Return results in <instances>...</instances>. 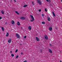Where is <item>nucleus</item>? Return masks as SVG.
Masks as SVG:
<instances>
[{"mask_svg": "<svg viewBox=\"0 0 62 62\" xmlns=\"http://www.w3.org/2000/svg\"><path fill=\"white\" fill-rule=\"evenodd\" d=\"M31 19L32 20L30 21L31 22H33L34 21H35V19H34V18L33 17V16L32 15H31Z\"/></svg>", "mask_w": 62, "mask_h": 62, "instance_id": "f257e3e1", "label": "nucleus"}, {"mask_svg": "<svg viewBox=\"0 0 62 62\" xmlns=\"http://www.w3.org/2000/svg\"><path fill=\"white\" fill-rule=\"evenodd\" d=\"M16 35L17 39H20L21 38H20V35L16 33Z\"/></svg>", "mask_w": 62, "mask_h": 62, "instance_id": "f03ea898", "label": "nucleus"}, {"mask_svg": "<svg viewBox=\"0 0 62 62\" xmlns=\"http://www.w3.org/2000/svg\"><path fill=\"white\" fill-rule=\"evenodd\" d=\"M37 2H38V3L39 4H41V1H40V0H38Z\"/></svg>", "mask_w": 62, "mask_h": 62, "instance_id": "7ed1b4c3", "label": "nucleus"}, {"mask_svg": "<svg viewBox=\"0 0 62 62\" xmlns=\"http://www.w3.org/2000/svg\"><path fill=\"white\" fill-rule=\"evenodd\" d=\"M48 51L49 52V53H51V54L53 52H52V50H51V49H48Z\"/></svg>", "mask_w": 62, "mask_h": 62, "instance_id": "20e7f679", "label": "nucleus"}, {"mask_svg": "<svg viewBox=\"0 0 62 62\" xmlns=\"http://www.w3.org/2000/svg\"><path fill=\"white\" fill-rule=\"evenodd\" d=\"M45 39H48V37L47 36H45Z\"/></svg>", "mask_w": 62, "mask_h": 62, "instance_id": "39448f33", "label": "nucleus"}, {"mask_svg": "<svg viewBox=\"0 0 62 62\" xmlns=\"http://www.w3.org/2000/svg\"><path fill=\"white\" fill-rule=\"evenodd\" d=\"M36 40L38 41H39V38H38L37 37H36Z\"/></svg>", "mask_w": 62, "mask_h": 62, "instance_id": "423d86ee", "label": "nucleus"}, {"mask_svg": "<svg viewBox=\"0 0 62 62\" xmlns=\"http://www.w3.org/2000/svg\"><path fill=\"white\" fill-rule=\"evenodd\" d=\"M8 42L9 43H11V39H10L8 40Z\"/></svg>", "mask_w": 62, "mask_h": 62, "instance_id": "0eeeda50", "label": "nucleus"}, {"mask_svg": "<svg viewBox=\"0 0 62 62\" xmlns=\"http://www.w3.org/2000/svg\"><path fill=\"white\" fill-rule=\"evenodd\" d=\"M25 18L24 17H21V20H24Z\"/></svg>", "mask_w": 62, "mask_h": 62, "instance_id": "6e6552de", "label": "nucleus"}, {"mask_svg": "<svg viewBox=\"0 0 62 62\" xmlns=\"http://www.w3.org/2000/svg\"><path fill=\"white\" fill-rule=\"evenodd\" d=\"M17 24L18 25H20L21 24H20V23L19 22H18L17 23Z\"/></svg>", "mask_w": 62, "mask_h": 62, "instance_id": "1a4fd4ad", "label": "nucleus"}, {"mask_svg": "<svg viewBox=\"0 0 62 62\" xmlns=\"http://www.w3.org/2000/svg\"><path fill=\"white\" fill-rule=\"evenodd\" d=\"M49 29L50 31H52V28L51 27H50Z\"/></svg>", "mask_w": 62, "mask_h": 62, "instance_id": "9d476101", "label": "nucleus"}, {"mask_svg": "<svg viewBox=\"0 0 62 62\" xmlns=\"http://www.w3.org/2000/svg\"><path fill=\"white\" fill-rule=\"evenodd\" d=\"M1 12L2 14H4V11L3 10H2Z\"/></svg>", "mask_w": 62, "mask_h": 62, "instance_id": "9b49d317", "label": "nucleus"}, {"mask_svg": "<svg viewBox=\"0 0 62 62\" xmlns=\"http://www.w3.org/2000/svg\"><path fill=\"white\" fill-rule=\"evenodd\" d=\"M28 29L30 30H31V26L29 27Z\"/></svg>", "mask_w": 62, "mask_h": 62, "instance_id": "f8f14e48", "label": "nucleus"}, {"mask_svg": "<svg viewBox=\"0 0 62 62\" xmlns=\"http://www.w3.org/2000/svg\"><path fill=\"white\" fill-rule=\"evenodd\" d=\"M52 13H53V15L54 16V17H55V14H54V13L53 12Z\"/></svg>", "mask_w": 62, "mask_h": 62, "instance_id": "ddd939ff", "label": "nucleus"}, {"mask_svg": "<svg viewBox=\"0 0 62 62\" xmlns=\"http://www.w3.org/2000/svg\"><path fill=\"white\" fill-rule=\"evenodd\" d=\"M15 23V22H14V21H12V24H14V23Z\"/></svg>", "mask_w": 62, "mask_h": 62, "instance_id": "4468645a", "label": "nucleus"}, {"mask_svg": "<svg viewBox=\"0 0 62 62\" xmlns=\"http://www.w3.org/2000/svg\"><path fill=\"white\" fill-rule=\"evenodd\" d=\"M46 1L47 2H49V3H50L51 2V0H46Z\"/></svg>", "mask_w": 62, "mask_h": 62, "instance_id": "2eb2a0df", "label": "nucleus"}, {"mask_svg": "<svg viewBox=\"0 0 62 62\" xmlns=\"http://www.w3.org/2000/svg\"><path fill=\"white\" fill-rule=\"evenodd\" d=\"M8 35H9V33H7L6 35V36L7 37H8Z\"/></svg>", "mask_w": 62, "mask_h": 62, "instance_id": "dca6fc26", "label": "nucleus"}, {"mask_svg": "<svg viewBox=\"0 0 62 62\" xmlns=\"http://www.w3.org/2000/svg\"><path fill=\"white\" fill-rule=\"evenodd\" d=\"M48 21H50V17H48Z\"/></svg>", "mask_w": 62, "mask_h": 62, "instance_id": "f3484780", "label": "nucleus"}, {"mask_svg": "<svg viewBox=\"0 0 62 62\" xmlns=\"http://www.w3.org/2000/svg\"><path fill=\"white\" fill-rule=\"evenodd\" d=\"M27 5H24L23 6V8H25V7H27Z\"/></svg>", "mask_w": 62, "mask_h": 62, "instance_id": "a211bd4d", "label": "nucleus"}, {"mask_svg": "<svg viewBox=\"0 0 62 62\" xmlns=\"http://www.w3.org/2000/svg\"><path fill=\"white\" fill-rule=\"evenodd\" d=\"M1 28L2 29L3 31H4V28H3V27H2Z\"/></svg>", "mask_w": 62, "mask_h": 62, "instance_id": "6ab92c4d", "label": "nucleus"}, {"mask_svg": "<svg viewBox=\"0 0 62 62\" xmlns=\"http://www.w3.org/2000/svg\"><path fill=\"white\" fill-rule=\"evenodd\" d=\"M11 56L12 57H13V56H14V54H11Z\"/></svg>", "mask_w": 62, "mask_h": 62, "instance_id": "aec40b11", "label": "nucleus"}, {"mask_svg": "<svg viewBox=\"0 0 62 62\" xmlns=\"http://www.w3.org/2000/svg\"><path fill=\"white\" fill-rule=\"evenodd\" d=\"M16 13H17L18 15H19V13H18V12H17V11H16Z\"/></svg>", "mask_w": 62, "mask_h": 62, "instance_id": "412c9836", "label": "nucleus"}, {"mask_svg": "<svg viewBox=\"0 0 62 62\" xmlns=\"http://www.w3.org/2000/svg\"><path fill=\"white\" fill-rule=\"evenodd\" d=\"M42 17H44V14H42Z\"/></svg>", "mask_w": 62, "mask_h": 62, "instance_id": "4be33fe9", "label": "nucleus"}, {"mask_svg": "<svg viewBox=\"0 0 62 62\" xmlns=\"http://www.w3.org/2000/svg\"><path fill=\"white\" fill-rule=\"evenodd\" d=\"M42 24H45V23L44 22H42Z\"/></svg>", "mask_w": 62, "mask_h": 62, "instance_id": "5701e85b", "label": "nucleus"}, {"mask_svg": "<svg viewBox=\"0 0 62 62\" xmlns=\"http://www.w3.org/2000/svg\"><path fill=\"white\" fill-rule=\"evenodd\" d=\"M45 11L46 12H47V8H45Z\"/></svg>", "mask_w": 62, "mask_h": 62, "instance_id": "b1692460", "label": "nucleus"}, {"mask_svg": "<svg viewBox=\"0 0 62 62\" xmlns=\"http://www.w3.org/2000/svg\"><path fill=\"white\" fill-rule=\"evenodd\" d=\"M19 57V56L18 55L16 56V58H18Z\"/></svg>", "mask_w": 62, "mask_h": 62, "instance_id": "393cba45", "label": "nucleus"}, {"mask_svg": "<svg viewBox=\"0 0 62 62\" xmlns=\"http://www.w3.org/2000/svg\"><path fill=\"white\" fill-rule=\"evenodd\" d=\"M18 52V49H16L15 51V53H17Z\"/></svg>", "mask_w": 62, "mask_h": 62, "instance_id": "a878e982", "label": "nucleus"}, {"mask_svg": "<svg viewBox=\"0 0 62 62\" xmlns=\"http://www.w3.org/2000/svg\"><path fill=\"white\" fill-rule=\"evenodd\" d=\"M41 11V9H39V12H40V11Z\"/></svg>", "mask_w": 62, "mask_h": 62, "instance_id": "bb28decb", "label": "nucleus"}, {"mask_svg": "<svg viewBox=\"0 0 62 62\" xmlns=\"http://www.w3.org/2000/svg\"><path fill=\"white\" fill-rule=\"evenodd\" d=\"M34 2H32V5H33V6H34Z\"/></svg>", "mask_w": 62, "mask_h": 62, "instance_id": "cd10ccee", "label": "nucleus"}, {"mask_svg": "<svg viewBox=\"0 0 62 62\" xmlns=\"http://www.w3.org/2000/svg\"><path fill=\"white\" fill-rule=\"evenodd\" d=\"M2 19V18L1 17H0V20H1Z\"/></svg>", "mask_w": 62, "mask_h": 62, "instance_id": "c85d7f7f", "label": "nucleus"}, {"mask_svg": "<svg viewBox=\"0 0 62 62\" xmlns=\"http://www.w3.org/2000/svg\"><path fill=\"white\" fill-rule=\"evenodd\" d=\"M26 36H24V39H26Z\"/></svg>", "mask_w": 62, "mask_h": 62, "instance_id": "c756f323", "label": "nucleus"}, {"mask_svg": "<svg viewBox=\"0 0 62 62\" xmlns=\"http://www.w3.org/2000/svg\"><path fill=\"white\" fill-rule=\"evenodd\" d=\"M50 46H52V45L51 44H49Z\"/></svg>", "mask_w": 62, "mask_h": 62, "instance_id": "7c9ffc66", "label": "nucleus"}, {"mask_svg": "<svg viewBox=\"0 0 62 62\" xmlns=\"http://www.w3.org/2000/svg\"><path fill=\"white\" fill-rule=\"evenodd\" d=\"M24 62H27V61L26 60Z\"/></svg>", "mask_w": 62, "mask_h": 62, "instance_id": "2f4dec72", "label": "nucleus"}, {"mask_svg": "<svg viewBox=\"0 0 62 62\" xmlns=\"http://www.w3.org/2000/svg\"><path fill=\"white\" fill-rule=\"evenodd\" d=\"M42 50H40V52H41V53H42Z\"/></svg>", "mask_w": 62, "mask_h": 62, "instance_id": "473e14b6", "label": "nucleus"}, {"mask_svg": "<svg viewBox=\"0 0 62 62\" xmlns=\"http://www.w3.org/2000/svg\"><path fill=\"white\" fill-rule=\"evenodd\" d=\"M10 53H11H11H12V51H11L10 52Z\"/></svg>", "mask_w": 62, "mask_h": 62, "instance_id": "72a5a7b5", "label": "nucleus"}, {"mask_svg": "<svg viewBox=\"0 0 62 62\" xmlns=\"http://www.w3.org/2000/svg\"><path fill=\"white\" fill-rule=\"evenodd\" d=\"M55 29H57V27H55Z\"/></svg>", "mask_w": 62, "mask_h": 62, "instance_id": "f704fd0d", "label": "nucleus"}, {"mask_svg": "<svg viewBox=\"0 0 62 62\" xmlns=\"http://www.w3.org/2000/svg\"><path fill=\"white\" fill-rule=\"evenodd\" d=\"M21 54H22V55L23 54V53L22 52V53H21Z\"/></svg>", "mask_w": 62, "mask_h": 62, "instance_id": "c9c22d12", "label": "nucleus"}, {"mask_svg": "<svg viewBox=\"0 0 62 62\" xmlns=\"http://www.w3.org/2000/svg\"><path fill=\"white\" fill-rule=\"evenodd\" d=\"M14 2H16V0H14Z\"/></svg>", "mask_w": 62, "mask_h": 62, "instance_id": "e433bc0d", "label": "nucleus"}, {"mask_svg": "<svg viewBox=\"0 0 62 62\" xmlns=\"http://www.w3.org/2000/svg\"><path fill=\"white\" fill-rule=\"evenodd\" d=\"M7 22H6V23H5V24H7Z\"/></svg>", "mask_w": 62, "mask_h": 62, "instance_id": "4c0bfd02", "label": "nucleus"}, {"mask_svg": "<svg viewBox=\"0 0 62 62\" xmlns=\"http://www.w3.org/2000/svg\"><path fill=\"white\" fill-rule=\"evenodd\" d=\"M60 62H62V61H60Z\"/></svg>", "mask_w": 62, "mask_h": 62, "instance_id": "58836bf2", "label": "nucleus"}, {"mask_svg": "<svg viewBox=\"0 0 62 62\" xmlns=\"http://www.w3.org/2000/svg\"><path fill=\"white\" fill-rule=\"evenodd\" d=\"M20 45H22V44H20Z\"/></svg>", "mask_w": 62, "mask_h": 62, "instance_id": "ea45409f", "label": "nucleus"}, {"mask_svg": "<svg viewBox=\"0 0 62 62\" xmlns=\"http://www.w3.org/2000/svg\"><path fill=\"white\" fill-rule=\"evenodd\" d=\"M11 1L12 2V0H11Z\"/></svg>", "mask_w": 62, "mask_h": 62, "instance_id": "a19ab883", "label": "nucleus"}, {"mask_svg": "<svg viewBox=\"0 0 62 62\" xmlns=\"http://www.w3.org/2000/svg\"><path fill=\"white\" fill-rule=\"evenodd\" d=\"M21 29H23V27H21Z\"/></svg>", "mask_w": 62, "mask_h": 62, "instance_id": "79ce46f5", "label": "nucleus"}]
</instances>
